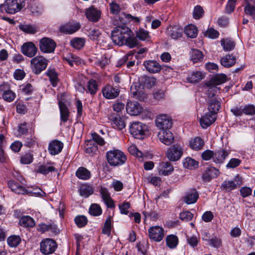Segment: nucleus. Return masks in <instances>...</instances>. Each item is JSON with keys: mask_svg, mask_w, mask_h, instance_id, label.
<instances>
[{"mask_svg": "<svg viewBox=\"0 0 255 255\" xmlns=\"http://www.w3.org/2000/svg\"><path fill=\"white\" fill-rule=\"evenodd\" d=\"M131 30L127 26L115 27L112 32V39L113 42L118 45L124 44L127 36H129Z\"/></svg>", "mask_w": 255, "mask_h": 255, "instance_id": "2", "label": "nucleus"}, {"mask_svg": "<svg viewBox=\"0 0 255 255\" xmlns=\"http://www.w3.org/2000/svg\"><path fill=\"white\" fill-rule=\"evenodd\" d=\"M122 15L124 16L126 19V20L122 21L123 23L132 22L133 23L138 24L140 22V18L138 17L131 15L130 14H126L125 13H123Z\"/></svg>", "mask_w": 255, "mask_h": 255, "instance_id": "55", "label": "nucleus"}, {"mask_svg": "<svg viewBox=\"0 0 255 255\" xmlns=\"http://www.w3.org/2000/svg\"><path fill=\"white\" fill-rule=\"evenodd\" d=\"M57 248L56 242L53 239L47 238L43 240L40 244V252L48 255L53 253Z\"/></svg>", "mask_w": 255, "mask_h": 255, "instance_id": "6", "label": "nucleus"}, {"mask_svg": "<svg viewBox=\"0 0 255 255\" xmlns=\"http://www.w3.org/2000/svg\"><path fill=\"white\" fill-rule=\"evenodd\" d=\"M220 174L219 170L214 167L207 168L202 175V179L204 182H209L213 178H217Z\"/></svg>", "mask_w": 255, "mask_h": 255, "instance_id": "21", "label": "nucleus"}, {"mask_svg": "<svg viewBox=\"0 0 255 255\" xmlns=\"http://www.w3.org/2000/svg\"><path fill=\"white\" fill-rule=\"evenodd\" d=\"M243 114L252 116L255 115V106L252 104L246 105L243 107Z\"/></svg>", "mask_w": 255, "mask_h": 255, "instance_id": "53", "label": "nucleus"}, {"mask_svg": "<svg viewBox=\"0 0 255 255\" xmlns=\"http://www.w3.org/2000/svg\"><path fill=\"white\" fill-rule=\"evenodd\" d=\"M87 222V218L83 215L77 216L75 218V222L79 228H82L86 226Z\"/></svg>", "mask_w": 255, "mask_h": 255, "instance_id": "57", "label": "nucleus"}, {"mask_svg": "<svg viewBox=\"0 0 255 255\" xmlns=\"http://www.w3.org/2000/svg\"><path fill=\"white\" fill-rule=\"evenodd\" d=\"M37 50V48L32 42H26L21 47L22 53L25 56L30 58L33 57L36 55Z\"/></svg>", "mask_w": 255, "mask_h": 255, "instance_id": "13", "label": "nucleus"}, {"mask_svg": "<svg viewBox=\"0 0 255 255\" xmlns=\"http://www.w3.org/2000/svg\"><path fill=\"white\" fill-rule=\"evenodd\" d=\"M103 96L107 99H113L117 97L120 94V90L110 85H107L102 89Z\"/></svg>", "mask_w": 255, "mask_h": 255, "instance_id": "15", "label": "nucleus"}, {"mask_svg": "<svg viewBox=\"0 0 255 255\" xmlns=\"http://www.w3.org/2000/svg\"><path fill=\"white\" fill-rule=\"evenodd\" d=\"M19 224L23 227H33L35 225V221L32 218L29 216H24L19 220Z\"/></svg>", "mask_w": 255, "mask_h": 255, "instance_id": "37", "label": "nucleus"}, {"mask_svg": "<svg viewBox=\"0 0 255 255\" xmlns=\"http://www.w3.org/2000/svg\"><path fill=\"white\" fill-rule=\"evenodd\" d=\"M183 33V29L178 26H173L168 29V34L173 39L181 37Z\"/></svg>", "mask_w": 255, "mask_h": 255, "instance_id": "26", "label": "nucleus"}, {"mask_svg": "<svg viewBox=\"0 0 255 255\" xmlns=\"http://www.w3.org/2000/svg\"><path fill=\"white\" fill-rule=\"evenodd\" d=\"M215 121V115L209 112L204 115L200 120V123L203 128H206L212 125Z\"/></svg>", "mask_w": 255, "mask_h": 255, "instance_id": "24", "label": "nucleus"}, {"mask_svg": "<svg viewBox=\"0 0 255 255\" xmlns=\"http://www.w3.org/2000/svg\"><path fill=\"white\" fill-rule=\"evenodd\" d=\"M204 145L203 140L199 137H196L190 141V147L195 150L201 149Z\"/></svg>", "mask_w": 255, "mask_h": 255, "instance_id": "34", "label": "nucleus"}, {"mask_svg": "<svg viewBox=\"0 0 255 255\" xmlns=\"http://www.w3.org/2000/svg\"><path fill=\"white\" fill-rule=\"evenodd\" d=\"M236 60V57L234 56L228 54L221 58V64L224 67L229 68L235 64Z\"/></svg>", "mask_w": 255, "mask_h": 255, "instance_id": "28", "label": "nucleus"}, {"mask_svg": "<svg viewBox=\"0 0 255 255\" xmlns=\"http://www.w3.org/2000/svg\"><path fill=\"white\" fill-rule=\"evenodd\" d=\"M59 106L60 111L61 119L64 122L67 121L69 112L65 104L62 101L59 102Z\"/></svg>", "mask_w": 255, "mask_h": 255, "instance_id": "38", "label": "nucleus"}, {"mask_svg": "<svg viewBox=\"0 0 255 255\" xmlns=\"http://www.w3.org/2000/svg\"><path fill=\"white\" fill-rule=\"evenodd\" d=\"M128 150L131 154L138 157L140 161L143 160L144 158L145 157L143 153L138 150L135 145H131L129 146Z\"/></svg>", "mask_w": 255, "mask_h": 255, "instance_id": "41", "label": "nucleus"}, {"mask_svg": "<svg viewBox=\"0 0 255 255\" xmlns=\"http://www.w3.org/2000/svg\"><path fill=\"white\" fill-rule=\"evenodd\" d=\"M15 97V93L10 90L5 91L2 94V98L7 102L13 101Z\"/></svg>", "mask_w": 255, "mask_h": 255, "instance_id": "52", "label": "nucleus"}, {"mask_svg": "<svg viewBox=\"0 0 255 255\" xmlns=\"http://www.w3.org/2000/svg\"><path fill=\"white\" fill-rule=\"evenodd\" d=\"M136 37L141 40H145L149 37V32L142 28H139L136 31Z\"/></svg>", "mask_w": 255, "mask_h": 255, "instance_id": "54", "label": "nucleus"}, {"mask_svg": "<svg viewBox=\"0 0 255 255\" xmlns=\"http://www.w3.org/2000/svg\"><path fill=\"white\" fill-rule=\"evenodd\" d=\"M19 182L13 180H10L7 182L8 187L11 190L18 194H25L26 189L22 185V181L19 180Z\"/></svg>", "mask_w": 255, "mask_h": 255, "instance_id": "12", "label": "nucleus"}, {"mask_svg": "<svg viewBox=\"0 0 255 255\" xmlns=\"http://www.w3.org/2000/svg\"><path fill=\"white\" fill-rule=\"evenodd\" d=\"M126 111L131 116H136L142 111V106L136 102H128L126 106Z\"/></svg>", "mask_w": 255, "mask_h": 255, "instance_id": "18", "label": "nucleus"}, {"mask_svg": "<svg viewBox=\"0 0 255 255\" xmlns=\"http://www.w3.org/2000/svg\"><path fill=\"white\" fill-rule=\"evenodd\" d=\"M173 167L170 163L168 162L163 163L161 170L162 174L167 175L170 174L173 171Z\"/></svg>", "mask_w": 255, "mask_h": 255, "instance_id": "59", "label": "nucleus"}, {"mask_svg": "<svg viewBox=\"0 0 255 255\" xmlns=\"http://www.w3.org/2000/svg\"><path fill=\"white\" fill-rule=\"evenodd\" d=\"M110 63V58L106 55L101 57V59H98L96 63L97 65L100 66L101 68L105 67L106 65Z\"/></svg>", "mask_w": 255, "mask_h": 255, "instance_id": "62", "label": "nucleus"}, {"mask_svg": "<svg viewBox=\"0 0 255 255\" xmlns=\"http://www.w3.org/2000/svg\"><path fill=\"white\" fill-rule=\"evenodd\" d=\"M183 154L182 148L180 146L174 145L170 147L167 152V157L171 161L179 160Z\"/></svg>", "mask_w": 255, "mask_h": 255, "instance_id": "10", "label": "nucleus"}, {"mask_svg": "<svg viewBox=\"0 0 255 255\" xmlns=\"http://www.w3.org/2000/svg\"><path fill=\"white\" fill-rule=\"evenodd\" d=\"M46 75L49 77V80L52 86L56 87L58 83V77L54 69H48Z\"/></svg>", "mask_w": 255, "mask_h": 255, "instance_id": "45", "label": "nucleus"}, {"mask_svg": "<svg viewBox=\"0 0 255 255\" xmlns=\"http://www.w3.org/2000/svg\"><path fill=\"white\" fill-rule=\"evenodd\" d=\"M220 108V104L216 99L213 98L209 101V112L216 115Z\"/></svg>", "mask_w": 255, "mask_h": 255, "instance_id": "35", "label": "nucleus"}, {"mask_svg": "<svg viewBox=\"0 0 255 255\" xmlns=\"http://www.w3.org/2000/svg\"><path fill=\"white\" fill-rule=\"evenodd\" d=\"M55 168L50 163L39 165L36 169L35 172L42 174L46 175L50 172L55 171Z\"/></svg>", "mask_w": 255, "mask_h": 255, "instance_id": "32", "label": "nucleus"}, {"mask_svg": "<svg viewBox=\"0 0 255 255\" xmlns=\"http://www.w3.org/2000/svg\"><path fill=\"white\" fill-rule=\"evenodd\" d=\"M71 45L75 48L80 49L85 44V40L82 38H75L71 40Z\"/></svg>", "mask_w": 255, "mask_h": 255, "instance_id": "51", "label": "nucleus"}, {"mask_svg": "<svg viewBox=\"0 0 255 255\" xmlns=\"http://www.w3.org/2000/svg\"><path fill=\"white\" fill-rule=\"evenodd\" d=\"M33 160V155L31 153H26L21 156L20 162L22 164H28L31 163Z\"/></svg>", "mask_w": 255, "mask_h": 255, "instance_id": "61", "label": "nucleus"}, {"mask_svg": "<svg viewBox=\"0 0 255 255\" xmlns=\"http://www.w3.org/2000/svg\"><path fill=\"white\" fill-rule=\"evenodd\" d=\"M89 213L93 216H99L102 213V210L98 204H92L89 208Z\"/></svg>", "mask_w": 255, "mask_h": 255, "instance_id": "50", "label": "nucleus"}, {"mask_svg": "<svg viewBox=\"0 0 255 255\" xmlns=\"http://www.w3.org/2000/svg\"><path fill=\"white\" fill-rule=\"evenodd\" d=\"M159 140L165 145L171 144L174 141V136L169 129L159 130L158 133Z\"/></svg>", "mask_w": 255, "mask_h": 255, "instance_id": "11", "label": "nucleus"}, {"mask_svg": "<svg viewBox=\"0 0 255 255\" xmlns=\"http://www.w3.org/2000/svg\"><path fill=\"white\" fill-rule=\"evenodd\" d=\"M204 74L201 71H194L189 75L187 77V80L191 83H196L199 82L204 78Z\"/></svg>", "mask_w": 255, "mask_h": 255, "instance_id": "30", "label": "nucleus"}, {"mask_svg": "<svg viewBox=\"0 0 255 255\" xmlns=\"http://www.w3.org/2000/svg\"><path fill=\"white\" fill-rule=\"evenodd\" d=\"M199 198V194L195 189L188 191L182 197L183 201L187 204L195 203Z\"/></svg>", "mask_w": 255, "mask_h": 255, "instance_id": "20", "label": "nucleus"}, {"mask_svg": "<svg viewBox=\"0 0 255 255\" xmlns=\"http://www.w3.org/2000/svg\"><path fill=\"white\" fill-rule=\"evenodd\" d=\"M183 166L185 168L193 169L198 167V162L191 157L186 158L183 162Z\"/></svg>", "mask_w": 255, "mask_h": 255, "instance_id": "42", "label": "nucleus"}, {"mask_svg": "<svg viewBox=\"0 0 255 255\" xmlns=\"http://www.w3.org/2000/svg\"><path fill=\"white\" fill-rule=\"evenodd\" d=\"M63 146V143L61 141L53 140L49 143L48 150L50 154L55 155L61 152Z\"/></svg>", "mask_w": 255, "mask_h": 255, "instance_id": "19", "label": "nucleus"}, {"mask_svg": "<svg viewBox=\"0 0 255 255\" xmlns=\"http://www.w3.org/2000/svg\"><path fill=\"white\" fill-rule=\"evenodd\" d=\"M172 123L170 118L166 115H160L155 120L156 126L159 130L170 129Z\"/></svg>", "mask_w": 255, "mask_h": 255, "instance_id": "8", "label": "nucleus"}, {"mask_svg": "<svg viewBox=\"0 0 255 255\" xmlns=\"http://www.w3.org/2000/svg\"><path fill=\"white\" fill-rule=\"evenodd\" d=\"M101 198L105 204L108 208H113L115 207V204L112 199L110 193L108 189L104 187H101L99 191Z\"/></svg>", "mask_w": 255, "mask_h": 255, "instance_id": "17", "label": "nucleus"}, {"mask_svg": "<svg viewBox=\"0 0 255 255\" xmlns=\"http://www.w3.org/2000/svg\"><path fill=\"white\" fill-rule=\"evenodd\" d=\"M193 216L194 215L188 211H183L180 214V219L185 222L191 221Z\"/></svg>", "mask_w": 255, "mask_h": 255, "instance_id": "64", "label": "nucleus"}, {"mask_svg": "<svg viewBox=\"0 0 255 255\" xmlns=\"http://www.w3.org/2000/svg\"><path fill=\"white\" fill-rule=\"evenodd\" d=\"M24 6V0H5L3 3L0 4V11L14 14L20 11Z\"/></svg>", "mask_w": 255, "mask_h": 255, "instance_id": "1", "label": "nucleus"}, {"mask_svg": "<svg viewBox=\"0 0 255 255\" xmlns=\"http://www.w3.org/2000/svg\"><path fill=\"white\" fill-rule=\"evenodd\" d=\"M64 59L71 66H73L74 65H78L81 63V59L75 55L71 54H68L64 57Z\"/></svg>", "mask_w": 255, "mask_h": 255, "instance_id": "39", "label": "nucleus"}, {"mask_svg": "<svg viewBox=\"0 0 255 255\" xmlns=\"http://www.w3.org/2000/svg\"><path fill=\"white\" fill-rule=\"evenodd\" d=\"M85 14L89 20L92 22H97L100 18L101 12L97 9L91 6L86 9Z\"/></svg>", "mask_w": 255, "mask_h": 255, "instance_id": "22", "label": "nucleus"}, {"mask_svg": "<svg viewBox=\"0 0 255 255\" xmlns=\"http://www.w3.org/2000/svg\"><path fill=\"white\" fill-rule=\"evenodd\" d=\"M164 232L163 229L161 227L153 226L148 229L149 237L155 242H160L164 237Z\"/></svg>", "mask_w": 255, "mask_h": 255, "instance_id": "9", "label": "nucleus"}, {"mask_svg": "<svg viewBox=\"0 0 255 255\" xmlns=\"http://www.w3.org/2000/svg\"><path fill=\"white\" fill-rule=\"evenodd\" d=\"M124 44L129 48H133L137 45L138 41L136 38L131 37L130 35L126 37Z\"/></svg>", "mask_w": 255, "mask_h": 255, "instance_id": "58", "label": "nucleus"}, {"mask_svg": "<svg viewBox=\"0 0 255 255\" xmlns=\"http://www.w3.org/2000/svg\"><path fill=\"white\" fill-rule=\"evenodd\" d=\"M109 119L111 121V124L114 128L122 130L126 127L124 121L120 117L111 115Z\"/></svg>", "mask_w": 255, "mask_h": 255, "instance_id": "25", "label": "nucleus"}, {"mask_svg": "<svg viewBox=\"0 0 255 255\" xmlns=\"http://www.w3.org/2000/svg\"><path fill=\"white\" fill-rule=\"evenodd\" d=\"M76 176L80 179L88 180L91 177V172L83 167H79L76 172Z\"/></svg>", "mask_w": 255, "mask_h": 255, "instance_id": "33", "label": "nucleus"}, {"mask_svg": "<svg viewBox=\"0 0 255 255\" xmlns=\"http://www.w3.org/2000/svg\"><path fill=\"white\" fill-rule=\"evenodd\" d=\"M244 11L246 14L252 16L255 20V2L254 0H251L249 1L246 0Z\"/></svg>", "mask_w": 255, "mask_h": 255, "instance_id": "31", "label": "nucleus"}, {"mask_svg": "<svg viewBox=\"0 0 255 255\" xmlns=\"http://www.w3.org/2000/svg\"><path fill=\"white\" fill-rule=\"evenodd\" d=\"M81 27L78 22H71L62 25L60 27V31L67 34H72L78 30Z\"/></svg>", "mask_w": 255, "mask_h": 255, "instance_id": "16", "label": "nucleus"}, {"mask_svg": "<svg viewBox=\"0 0 255 255\" xmlns=\"http://www.w3.org/2000/svg\"><path fill=\"white\" fill-rule=\"evenodd\" d=\"M204 11L200 5H196L194 7L193 16L196 19H199L204 15Z\"/></svg>", "mask_w": 255, "mask_h": 255, "instance_id": "56", "label": "nucleus"}, {"mask_svg": "<svg viewBox=\"0 0 255 255\" xmlns=\"http://www.w3.org/2000/svg\"><path fill=\"white\" fill-rule=\"evenodd\" d=\"M166 242L168 247L170 249H173L177 246L178 242V239L176 236L171 235L166 237Z\"/></svg>", "mask_w": 255, "mask_h": 255, "instance_id": "47", "label": "nucleus"}, {"mask_svg": "<svg viewBox=\"0 0 255 255\" xmlns=\"http://www.w3.org/2000/svg\"><path fill=\"white\" fill-rule=\"evenodd\" d=\"M144 66L146 69L151 73H156L161 70L160 64L155 61L149 60L144 62Z\"/></svg>", "mask_w": 255, "mask_h": 255, "instance_id": "23", "label": "nucleus"}, {"mask_svg": "<svg viewBox=\"0 0 255 255\" xmlns=\"http://www.w3.org/2000/svg\"><path fill=\"white\" fill-rule=\"evenodd\" d=\"M48 62V60L41 56L33 58L30 61L32 71L36 74H40L46 68Z\"/></svg>", "mask_w": 255, "mask_h": 255, "instance_id": "4", "label": "nucleus"}, {"mask_svg": "<svg viewBox=\"0 0 255 255\" xmlns=\"http://www.w3.org/2000/svg\"><path fill=\"white\" fill-rule=\"evenodd\" d=\"M204 35L205 36L211 38L215 39L218 37L219 33L218 31L214 29L213 28H208L205 32Z\"/></svg>", "mask_w": 255, "mask_h": 255, "instance_id": "60", "label": "nucleus"}, {"mask_svg": "<svg viewBox=\"0 0 255 255\" xmlns=\"http://www.w3.org/2000/svg\"><path fill=\"white\" fill-rule=\"evenodd\" d=\"M242 184V178L237 175L234 178V180H226L223 182L221 187L228 191H230L237 188V186H240Z\"/></svg>", "mask_w": 255, "mask_h": 255, "instance_id": "14", "label": "nucleus"}, {"mask_svg": "<svg viewBox=\"0 0 255 255\" xmlns=\"http://www.w3.org/2000/svg\"><path fill=\"white\" fill-rule=\"evenodd\" d=\"M147 129V128L145 125L139 122H134L130 126L129 131L134 138L142 139Z\"/></svg>", "mask_w": 255, "mask_h": 255, "instance_id": "5", "label": "nucleus"}, {"mask_svg": "<svg viewBox=\"0 0 255 255\" xmlns=\"http://www.w3.org/2000/svg\"><path fill=\"white\" fill-rule=\"evenodd\" d=\"M21 239L19 236L12 235L9 237L7 239L8 246L10 247H16L20 243Z\"/></svg>", "mask_w": 255, "mask_h": 255, "instance_id": "49", "label": "nucleus"}, {"mask_svg": "<svg viewBox=\"0 0 255 255\" xmlns=\"http://www.w3.org/2000/svg\"><path fill=\"white\" fill-rule=\"evenodd\" d=\"M56 46V44L54 41L48 37L42 38L39 42L40 49L43 53H53Z\"/></svg>", "mask_w": 255, "mask_h": 255, "instance_id": "7", "label": "nucleus"}, {"mask_svg": "<svg viewBox=\"0 0 255 255\" xmlns=\"http://www.w3.org/2000/svg\"><path fill=\"white\" fill-rule=\"evenodd\" d=\"M88 90L92 94H95L97 91V84L95 80H90L88 83Z\"/></svg>", "mask_w": 255, "mask_h": 255, "instance_id": "63", "label": "nucleus"}, {"mask_svg": "<svg viewBox=\"0 0 255 255\" xmlns=\"http://www.w3.org/2000/svg\"><path fill=\"white\" fill-rule=\"evenodd\" d=\"M184 32L187 37L194 38L197 36L198 29L194 25L189 24L185 27Z\"/></svg>", "mask_w": 255, "mask_h": 255, "instance_id": "36", "label": "nucleus"}, {"mask_svg": "<svg viewBox=\"0 0 255 255\" xmlns=\"http://www.w3.org/2000/svg\"><path fill=\"white\" fill-rule=\"evenodd\" d=\"M94 193V190L92 186L88 184L82 185L80 189V195L85 197L87 198Z\"/></svg>", "mask_w": 255, "mask_h": 255, "instance_id": "40", "label": "nucleus"}, {"mask_svg": "<svg viewBox=\"0 0 255 255\" xmlns=\"http://www.w3.org/2000/svg\"><path fill=\"white\" fill-rule=\"evenodd\" d=\"M229 152L224 149H220L214 153L213 161L217 163H223L229 155Z\"/></svg>", "mask_w": 255, "mask_h": 255, "instance_id": "27", "label": "nucleus"}, {"mask_svg": "<svg viewBox=\"0 0 255 255\" xmlns=\"http://www.w3.org/2000/svg\"><path fill=\"white\" fill-rule=\"evenodd\" d=\"M107 159L111 165L116 166L124 164L127 157L121 150L114 149L107 152Z\"/></svg>", "mask_w": 255, "mask_h": 255, "instance_id": "3", "label": "nucleus"}, {"mask_svg": "<svg viewBox=\"0 0 255 255\" xmlns=\"http://www.w3.org/2000/svg\"><path fill=\"white\" fill-rule=\"evenodd\" d=\"M227 76L224 74H219L215 75L212 79L208 81L209 84H213L215 86L222 84L227 81Z\"/></svg>", "mask_w": 255, "mask_h": 255, "instance_id": "29", "label": "nucleus"}, {"mask_svg": "<svg viewBox=\"0 0 255 255\" xmlns=\"http://www.w3.org/2000/svg\"><path fill=\"white\" fill-rule=\"evenodd\" d=\"M112 229V218L110 216H109L106 220L104 225V227L102 229V233L110 236L111 235Z\"/></svg>", "mask_w": 255, "mask_h": 255, "instance_id": "46", "label": "nucleus"}, {"mask_svg": "<svg viewBox=\"0 0 255 255\" xmlns=\"http://www.w3.org/2000/svg\"><path fill=\"white\" fill-rule=\"evenodd\" d=\"M204 56L201 51L197 49L192 50L191 53V59L194 63L202 61Z\"/></svg>", "mask_w": 255, "mask_h": 255, "instance_id": "44", "label": "nucleus"}, {"mask_svg": "<svg viewBox=\"0 0 255 255\" xmlns=\"http://www.w3.org/2000/svg\"><path fill=\"white\" fill-rule=\"evenodd\" d=\"M205 86H206V88H207L206 95L209 98H213L215 96L217 91L219 90L217 86H215L213 84L210 85L209 84V82H207Z\"/></svg>", "mask_w": 255, "mask_h": 255, "instance_id": "48", "label": "nucleus"}, {"mask_svg": "<svg viewBox=\"0 0 255 255\" xmlns=\"http://www.w3.org/2000/svg\"><path fill=\"white\" fill-rule=\"evenodd\" d=\"M221 44L222 46L223 49L226 51L232 50L235 46V43L232 40L228 38L221 40Z\"/></svg>", "mask_w": 255, "mask_h": 255, "instance_id": "43", "label": "nucleus"}]
</instances>
